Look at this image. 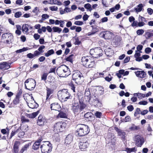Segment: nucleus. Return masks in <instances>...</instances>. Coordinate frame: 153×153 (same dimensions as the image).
Returning <instances> with one entry per match:
<instances>
[{"instance_id": "nucleus-28", "label": "nucleus", "mask_w": 153, "mask_h": 153, "mask_svg": "<svg viewBox=\"0 0 153 153\" xmlns=\"http://www.w3.org/2000/svg\"><path fill=\"white\" fill-rule=\"evenodd\" d=\"M28 106L32 109L36 108L38 107V104L34 101L31 100L28 104Z\"/></svg>"}, {"instance_id": "nucleus-48", "label": "nucleus", "mask_w": 153, "mask_h": 153, "mask_svg": "<svg viewBox=\"0 0 153 153\" xmlns=\"http://www.w3.org/2000/svg\"><path fill=\"white\" fill-rule=\"evenodd\" d=\"M74 56V55L72 54L70 55L65 59V60L67 61L72 62H73V57Z\"/></svg>"}, {"instance_id": "nucleus-9", "label": "nucleus", "mask_w": 153, "mask_h": 153, "mask_svg": "<svg viewBox=\"0 0 153 153\" xmlns=\"http://www.w3.org/2000/svg\"><path fill=\"white\" fill-rule=\"evenodd\" d=\"M66 125V123L63 122H59L55 123L54 126V131H55L60 132L63 131Z\"/></svg>"}, {"instance_id": "nucleus-61", "label": "nucleus", "mask_w": 153, "mask_h": 153, "mask_svg": "<svg viewBox=\"0 0 153 153\" xmlns=\"http://www.w3.org/2000/svg\"><path fill=\"white\" fill-rule=\"evenodd\" d=\"M49 8L50 10L52 11H56L58 9L57 7L56 6L50 7Z\"/></svg>"}, {"instance_id": "nucleus-33", "label": "nucleus", "mask_w": 153, "mask_h": 153, "mask_svg": "<svg viewBox=\"0 0 153 153\" xmlns=\"http://www.w3.org/2000/svg\"><path fill=\"white\" fill-rule=\"evenodd\" d=\"M50 4H58L59 5L62 4V2L58 0H49V3Z\"/></svg>"}, {"instance_id": "nucleus-3", "label": "nucleus", "mask_w": 153, "mask_h": 153, "mask_svg": "<svg viewBox=\"0 0 153 153\" xmlns=\"http://www.w3.org/2000/svg\"><path fill=\"white\" fill-rule=\"evenodd\" d=\"M56 73L60 77H66L71 74L69 68L65 65H62L58 68Z\"/></svg>"}, {"instance_id": "nucleus-32", "label": "nucleus", "mask_w": 153, "mask_h": 153, "mask_svg": "<svg viewBox=\"0 0 153 153\" xmlns=\"http://www.w3.org/2000/svg\"><path fill=\"white\" fill-rule=\"evenodd\" d=\"M17 129H19L17 133L18 137L20 138H23L25 134V132L22 131L20 127H18Z\"/></svg>"}, {"instance_id": "nucleus-35", "label": "nucleus", "mask_w": 153, "mask_h": 153, "mask_svg": "<svg viewBox=\"0 0 153 153\" xmlns=\"http://www.w3.org/2000/svg\"><path fill=\"white\" fill-rule=\"evenodd\" d=\"M29 25L28 24H23L22 26V31L23 32L25 31L26 33L28 32L29 30Z\"/></svg>"}, {"instance_id": "nucleus-56", "label": "nucleus", "mask_w": 153, "mask_h": 153, "mask_svg": "<svg viewBox=\"0 0 153 153\" xmlns=\"http://www.w3.org/2000/svg\"><path fill=\"white\" fill-rule=\"evenodd\" d=\"M41 54V52H40L39 51L37 50L35 51L33 54L34 57L38 56Z\"/></svg>"}, {"instance_id": "nucleus-43", "label": "nucleus", "mask_w": 153, "mask_h": 153, "mask_svg": "<svg viewBox=\"0 0 153 153\" xmlns=\"http://www.w3.org/2000/svg\"><path fill=\"white\" fill-rule=\"evenodd\" d=\"M134 96H138V97L139 98H144L146 97L145 94L140 93H134Z\"/></svg>"}, {"instance_id": "nucleus-38", "label": "nucleus", "mask_w": 153, "mask_h": 153, "mask_svg": "<svg viewBox=\"0 0 153 153\" xmlns=\"http://www.w3.org/2000/svg\"><path fill=\"white\" fill-rule=\"evenodd\" d=\"M19 99L20 98L16 97L13 100L11 105L13 104V105H16L19 104L20 102Z\"/></svg>"}, {"instance_id": "nucleus-63", "label": "nucleus", "mask_w": 153, "mask_h": 153, "mask_svg": "<svg viewBox=\"0 0 153 153\" xmlns=\"http://www.w3.org/2000/svg\"><path fill=\"white\" fill-rule=\"evenodd\" d=\"M147 12L149 15H151L153 14V10L150 8H148L147 9Z\"/></svg>"}, {"instance_id": "nucleus-17", "label": "nucleus", "mask_w": 153, "mask_h": 153, "mask_svg": "<svg viewBox=\"0 0 153 153\" xmlns=\"http://www.w3.org/2000/svg\"><path fill=\"white\" fill-rule=\"evenodd\" d=\"M57 116L56 117L58 118H67L68 117V114L66 111L65 110L61 109Z\"/></svg>"}, {"instance_id": "nucleus-55", "label": "nucleus", "mask_w": 153, "mask_h": 153, "mask_svg": "<svg viewBox=\"0 0 153 153\" xmlns=\"http://www.w3.org/2000/svg\"><path fill=\"white\" fill-rule=\"evenodd\" d=\"M20 144V143L19 141H16L14 144L13 148H19Z\"/></svg>"}, {"instance_id": "nucleus-52", "label": "nucleus", "mask_w": 153, "mask_h": 153, "mask_svg": "<svg viewBox=\"0 0 153 153\" xmlns=\"http://www.w3.org/2000/svg\"><path fill=\"white\" fill-rule=\"evenodd\" d=\"M138 20L139 22H146L147 21L146 19L143 17L140 16L138 18Z\"/></svg>"}, {"instance_id": "nucleus-19", "label": "nucleus", "mask_w": 153, "mask_h": 153, "mask_svg": "<svg viewBox=\"0 0 153 153\" xmlns=\"http://www.w3.org/2000/svg\"><path fill=\"white\" fill-rule=\"evenodd\" d=\"M100 34L105 39H109L111 38V33L108 31H102L101 32Z\"/></svg>"}, {"instance_id": "nucleus-22", "label": "nucleus", "mask_w": 153, "mask_h": 153, "mask_svg": "<svg viewBox=\"0 0 153 153\" xmlns=\"http://www.w3.org/2000/svg\"><path fill=\"white\" fill-rule=\"evenodd\" d=\"M136 145L138 147H141L143 144L144 141V140L141 139L139 136H137L136 137L135 140Z\"/></svg>"}, {"instance_id": "nucleus-26", "label": "nucleus", "mask_w": 153, "mask_h": 153, "mask_svg": "<svg viewBox=\"0 0 153 153\" xmlns=\"http://www.w3.org/2000/svg\"><path fill=\"white\" fill-rule=\"evenodd\" d=\"M95 65V62L94 59L92 58L87 63V65H86L85 67L87 68H94Z\"/></svg>"}, {"instance_id": "nucleus-53", "label": "nucleus", "mask_w": 153, "mask_h": 153, "mask_svg": "<svg viewBox=\"0 0 153 153\" xmlns=\"http://www.w3.org/2000/svg\"><path fill=\"white\" fill-rule=\"evenodd\" d=\"M56 68V66H53V68H51L49 70L48 73H53L55 74Z\"/></svg>"}, {"instance_id": "nucleus-39", "label": "nucleus", "mask_w": 153, "mask_h": 153, "mask_svg": "<svg viewBox=\"0 0 153 153\" xmlns=\"http://www.w3.org/2000/svg\"><path fill=\"white\" fill-rule=\"evenodd\" d=\"M21 121L22 123H28L30 122V120L26 119L25 116L22 115L21 116Z\"/></svg>"}, {"instance_id": "nucleus-30", "label": "nucleus", "mask_w": 153, "mask_h": 153, "mask_svg": "<svg viewBox=\"0 0 153 153\" xmlns=\"http://www.w3.org/2000/svg\"><path fill=\"white\" fill-rule=\"evenodd\" d=\"M143 7V4L140 3L137 6V7H135L134 10L136 12L138 13L141 12Z\"/></svg>"}, {"instance_id": "nucleus-51", "label": "nucleus", "mask_w": 153, "mask_h": 153, "mask_svg": "<svg viewBox=\"0 0 153 153\" xmlns=\"http://www.w3.org/2000/svg\"><path fill=\"white\" fill-rule=\"evenodd\" d=\"M22 15V13L20 11L16 12L14 14V17L16 18H19Z\"/></svg>"}, {"instance_id": "nucleus-15", "label": "nucleus", "mask_w": 153, "mask_h": 153, "mask_svg": "<svg viewBox=\"0 0 153 153\" xmlns=\"http://www.w3.org/2000/svg\"><path fill=\"white\" fill-rule=\"evenodd\" d=\"M84 95V99L86 100L85 102L88 104V102L91 99V95L89 88H87L86 89Z\"/></svg>"}, {"instance_id": "nucleus-6", "label": "nucleus", "mask_w": 153, "mask_h": 153, "mask_svg": "<svg viewBox=\"0 0 153 153\" xmlns=\"http://www.w3.org/2000/svg\"><path fill=\"white\" fill-rule=\"evenodd\" d=\"M58 96L63 102H65L68 100H71L72 97V96L67 89H62Z\"/></svg>"}, {"instance_id": "nucleus-11", "label": "nucleus", "mask_w": 153, "mask_h": 153, "mask_svg": "<svg viewBox=\"0 0 153 153\" xmlns=\"http://www.w3.org/2000/svg\"><path fill=\"white\" fill-rule=\"evenodd\" d=\"M89 104L91 105L99 108L102 107V103L101 101L97 98H95L94 99H91L88 102Z\"/></svg>"}, {"instance_id": "nucleus-36", "label": "nucleus", "mask_w": 153, "mask_h": 153, "mask_svg": "<svg viewBox=\"0 0 153 153\" xmlns=\"http://www.w3.org/2000/svg\"><path fill=\"white\" fill-rule=\"evenodd\" d=\"M54 53V50L53 49L48 50L46 53H45V56L46 57L53 54Z\"/></svg>"}, {"instance_id": "nucleus-37", "label": "nucleus", "mask_w": 153, "mask_h": 153, "mask_svg": "<svg viewBox=\"0 0 153 153\" xmlns=\"http://www.w3.org/2000/svg\"><path fill=\"white\" fill-rule=\"evenodd\" d=\"M76 35L75 36L73 37V38L74 39L75 42H74V44L75 45H79L81 44V42L79 40V37H76Z\"/></svg>"}, {"instance_id": "nucleus-41", "label": "nucleus", "mask_w": 153, "mask_h": 153, "mask_svg": "<svg viewBox=\"0 0 153 153\" xmlns=\"http://www.w3.org/2000/svg\"><path fill=\"white\" fill-rule=\"evenodd\" d=\"M125 151L128 153H130L132 152H136L137 151V149L135 147L131 148H126Z\"/></svg>"}, {"instance_id": "nucleus-12", "label": "nucleus", "mask_w": 153, "mask_h": 153, "mask_svg": "<svg viewBox=\"0 0 153 153\" xmlns=\"http://www.w3.org/2000/svg\"><path fill=\"white\" fill-rule=\"evenodd\" d=\"M108 137V144H109L113 146H115L117 143L116 137L115 135L113 133H111Z\"/></svg>"}, {"instance_id": "nucleus-59", "label": "nucleus", "mask_w": 153, "mask_h": 153, "mask_svg": "<svg viewBox=\"0 0 153 153\" xmlns=\"http://www.w3.org/2000/svg\"><path fill=\"white\" fill-rule=\"evenodd\" d=\"M53 77L52 76L50 75L48 76V82L51 83L53 82Z\"/></svg>"}, {"instance_id": "nucleus-21", "label": "nucleus", "mask_w": 153, "mask_h": 153, "mask_svg": "<svg viewBox=\"0 0 153 153\" xmlns=\"http://www.w3.org/2000/svg\"><path fill=\"white\" fill-rule=\"evenodd\" d=\"M92 58L90 56H83L81 59L82 64L84 66L87 65V63L90 61V60Z\"/></svg>"}, {"instance_id": "nucleus-20", "label": "nucleus", "mask_w": 153, "mask_h": 153, "mask_svg": "<svg viewBox=\"0 0 153 153\" xmlns=\"http://www.w3.org/2000/svg\"><path fill=\"white\" fill-rule=\"evenodd\" d=\"M84 117L88 121H92L94 120V117L93 114L91 112H88L84 115Z\"/></svg>"}, {"instance_id": "nucleus-60", "label": "nucleus", "mask_w": 153, "mask_h": 153, "mask_svg": "<svg viewBox=\"0 0 153 153\" xmlns=\"http://www.w3.org/2000/svg\"><path fill=\"white\" fill-rule=\"evenodd\" d=\"M108 20V19L107 17H105L102 18L100 20V22L103 23L104 22H107Z\"/></svg>"}, {"instance_id": "nucleus-54", "label": "nucleus", "mask_w": 153, "mask_h": 153, "mask_svg": "<svg viewBox=\"0 0 153 153\" xmlns=\"http://www.w3.org/2000/svg\"><path fill=\"white\" fill-rule=\"evenodd\" d=\"M144 30L143 29H139L137 31V34L138 35L142 34L144 33Z\"/></svg>"}, {"instance_id": "nucleus-44", "label": "nucleus", "mask_w": 153, "mask_h": 153, "mask_svg": "<svg viewBox=\"0 0 153 153\" xmlns=\"http://www.w3.org/2000/svg\"><path fill=\"white\" fill-rule=\"evenodd\" d=\"M28 48L27 47H24L22 49H20L16 51V52L17 53H22L23 52L26 51L28 50Z\"/></svg>"}, {"instance_id": "nucleus-49", "label": "nucleus", "mask_w": 153, "mask_h": 153, "mask_svg": "<svg viewBox=\"0 0 153 153\" xmlns=\"http://www.w3.org/2000/svg\"><path fill=\"white\" fill-rule=\"evenodd\" d=\"M19 127L20 128H21V129L22 131H27L28 129V127L27 125L23 126H22L21 125V126Z\"/></svg>"}, {"instance_id": "nucleus-24", "label": "nucleus", "mask_w": 153, "mask_h": 153, "mask_svg": "<svg viewBox=\"0 0 153 153\" xmlns=\"http://www.w3.org/2000/svg\"><path fill=\"white\" fill-rule=\"evenodd\" d=\"M39 111H37L36 112L32 113L31 114L25 113V116L26 117L31 119L35 118L39 114Z\"/></svg>"}, {"instance_id": "nucleus-7", "label": "nucleus", "mask_w": 153, "mask_h": 153, "mask_svg": "<svg viewBox=\"0 0 153 153\" xmlns=\"http://www.w3.org/2000/svg\"><path fill=\"white\" fill-rule=\"evenodd\" d=\"M103 51L100 48L97 47L90 50V53L91 56L94 58H97L102 56Z\"/></svg>"}, {"instance_id": "nucleus-25", "label": "nucleus", "mask_w": 153, "mask_h": 153, "mask_svg": "<svg viewBox=\"0 0 153 153\" xmlns=\"http://www.w3.org/2000/svg\"><path fill=\"white\" fill-rule=\"evenodd\" d=\"M135 73L137 76L141 78H145L146 75L144 71H138L135 72Z\"/></svg>"}, {"instance_id": "nucleus-29", "label": "nucleus", "mask_w": 153, "mask_h": 153, "mask_svg": "<svg viewBox=\"0 0 153 153\" xmlns=\"http://www.w3.org/2000/svg\"><path fill=\"white\" fill-rule=\"evenodd\" d=\"M47 94L46 99V100H48L49 99H50V97L49 98L50 95L52 94L53 93V90L51 88H47Z\"/></svg>"}, {"instance_id": "nucleus-34", "label": "nucleus", "mask_w": 153, "mask_h": 153, "mask_svg": "<svg viewBox=\"0 0 153 153\" xmlns=\"http://www.w3.org/2000/svg\"><path fill=\"white\" fill-rule=\"evenodd\" d=\"M48 73L47 72H44L41 75V79L43 80L45 82H46Z\"/></svg>"}, {"instance_id": "nucleus-2", "label": "nucleus", "mask_w": 153, "mask_h": 153, "mask_svg": "<svg viewBox=\"0 0 153 153\" xmlns=\"http://www.w3.org/2000/svg\"><path fill=\"white\" fill-rule=\"evenodd\" d=\"M75 132L79 137H81L88 134L90 132L88 126L83 124H79L76 127Z\"/></svg>"}, {"instance_id": "nucleus-50", "label": "nucleus", "mask_w": 153, "mask_h": 153, "mask_svg": "<svg viewBox=\"0 0 153 153\" xmlns=\"http://www.w3.org/2000/svg\"><path fill=\"white\" fill-rule=\"evenodd\" d=\"M94 114L97 118H100L102 115V113L101 112L97 111Z\"/></svg>"}, {"instance_id": "nucleus-31", "label": "nucleus", "mask_w": 153, "mask_h": 153, "mask_svg": "<svg viewBox=\"0 0 153 153\" xmlns=\"http://www.w3.org/2000/svg\"><path fill=\"white\" fill-rule=\"evenodd\" d=\"M31 142H29L28 143L25 144L23 146L22 149L21 150L20 152L22 153L25 151L27 150L29 146L31 145Z\"/></svg>"}, {"instance_id": "nucleus-42", "label": "nucleus", "mask_w": 153, "mask_h": 153, "mask_svg": "<svg viewBox=\"0 0 153 153\" xmlns=\"http://www.w3.org/2000/svg\"><path fill=\"white\" fill-rule=\"evenodd\" d=\"M19 129H17V128H15V129L13 130L12 131L11 133V135L10 137L9 138L10 139L12 138V137L14 136L16 134L18 133V131Z\"/></svg>"}, {"instance_id": "nucleus-5", "label": "nucleus", "mask_w": 153, "mask_h": 153, "mask_svg": "<svg viewBox=\"0 0 153 153\" xmlns=\"http://www.w3.org/2000/svg\"><path fill=\"white\" fill-rule=\"evenodd\" d=\"M52 144L49 141H43L41 144L40 148L42 153H50L52 149Z\"/></svg>"}, {"instance_id": "nucleus-18", "label": "nucleus", "mask_w": 153, "mask_h": 153, "mask_svg": "<svg viewBox=\"0 0 153 153\" xmlns=\"http://www.w3.org/2000/svg\"><path fill=\"white\" fill-rule=\"evenodd\" d=\"M114 130L117 132L118 135L122 139H124L126 137V134L123 130L119 129L117 127H114Z\"/></svg>"}, {"instance_id": "nucleus-58", "label": "nucleus", "mask_w": 153, "mask_h": 153, "mask_svg": "<svg viewBox=\"0 0 153 153\" xmlns=\"http://www.w3.org/2000/svg\"><path fill=\"white\" fill-rule=\"evenodd\" d=\"M143 48V46L141 45H138L137 47V51H140V53H141L142 52L140 51Z\"/></svg>"}, {"instance_id": "nucleus-40", "label": "nucleus", "mask_w": 153, "mask_h": 153, "mask_svg": "<svg viewBox=\"0 0 153 153\" xmlns=\"http://www.w3.org/2000/svg\"><path fill=\"white\" fill-rule=\"evenodd\" d=\"M52 29L54 32H58L60 33L62 31V29L57 27H53Z\"/></svg>"}, {"instance_id": "nucleus-45", "label": "nucleus", "mask_w": 153, "mask_h": 153, "mask_svg": "<svg viewBox=\"0 0 153 153\" xmlns=\"http://www.w3.org/2000/svg\"><path fill=\"white\" fill-rule=\"evenodd\" d=\"M69 86L70 87L71 89L74 92H75V88L76 87L72 82H71L69 84Z\"/></svg>"}, {"instance_id": "nucleus-14", "label": "nucleus", "mask_w": 153, "mask_h": 153, "mask_svg": "<svg viewBox=\"0 0 153 153\" xmlns=\"http://www.w3.org/2000/svg\"><path fill=\"white\" fill-rule=\"evenodd\" d=\"M43 139L42 137H40L36 140L33 144L32 146V149L34 150H37L39 149L41 145V142Z\"/></svg>"}, {"instance_id": "nucleus-23", "label": "nucleus", "mask_w": 153, "mask_h": 153, "mask_svg": "<svg viewBox=\"0 0 153 153\" xmlns=\"http://www.w3.org/2000/svg\"><path fill=\"white\" fill-rule=\"evenodd\" d=\"M10 67V65L7 62H3L0 63V69L1 70H7Z\"/></svg>"}, {"instance_id": "nucleus-16", "label": "nucleus", "mask_w": 153, "mask_h": 153, "mask_svg": "<svg viewBox=\"0 0 153 153\" xmlns=\"http://www.w3.org/2000/svg\"><path fill=\"white\" fill-rule=\"evenodd\" d=\"M50 108L51 110H55L59 111L61 110V106L58 102H54L50 105Z\"/></svg>"}, {"instance_id": "nucleus-57", "label": "nucleus", "mask_w": 153, "mask_h": 153, "mask_svg": "<svg viewBox=\"0 0 153 153\" xmlns=\"http://www.w3.org/2000/svg\"><path fill=\"white\" fill-rule=\"evenodd\" d=\"M140 109L139 108H137L136 109L134 113V115L135 116H136L137 114H139L140 113Z\"/></svg>"}, {"instance_id": "nucleus-1", "label": "nucleus", "mask_w": 153, "mask_h": 153, "mask_svg": "<svg viewBox=\"0 0 153 153\" xmlns=\"http://www.w3.org/2000/svg\"><path fill=\"white\" fill-rule=\"evenodd\" d=\"M79 104L78 103H74L72 104L71 110L74 114H79L80 112L87 107L88 104L85 102L83 100H79Z\"/></svg>"}, {"instance_id": "nucleus-47", "label": "nucleus", "mask_w": 153, "mask_h": 153, "mask_svg": "<svg viewBox=\"0 0 153 153\" xmlns=\"http://www.w3.org/2000/svg\"><path fill=\"white\" fill-rule=\"evenodd\" d=\"M22 89H18V92L16 96V97L20 98V96L22 95Z\"/></svg>"}, {"instance_id": "nucleus-27", "label": "nucleus", "mask_w": 153, "mask_h": 153, "mask_svg": "<svg viewBox=\"0 0 153 153\" xmlns=\"http://www.w3.org/2000/svg\"><path fill=\"white\" fill-rule=\"evenodd\" d=\"M73 140V136L71 134H69L65 138V143L66 144H69L72 142Z\"/></svg>"}, {"instance_id": "nucleus-13", "label": "nucleus", "mask_w": 153, "mask_h": 153, "mask_svg": "<svg viewBox=\"0 0 153 153\" xmlns=\"http://www.w3.org/2000/svg\"><path fill=\"white\" fill-rule=\"evenodd\" d=\"M84 139L86 140L85 142L81 141L79 143V148L82 151L85 150L89 146V143L87 140V138L85 137Z\"/></svg>"}, {"instance_id": "nucleus-8", "label": "nucleus", "mask_w": 153, "mask_h": 153, "mask_svg": "<svg viewBox=\"0 0 153 153\" xmlns=\"http://www.w3.org/2000/svg\"><path fill=\"white\" fill-rule=\"evenodd\" d=\"M25 84L26 89L29 90H32L35 87L36 82L35 79H29L25 80Z\"/></svg>"}, {"instance_id": "nucleus-46", "label": "nucleus", "mask_w": 153, "mask_h": 153, "mask_svg": "<svg viewBox=\"0 0 153 153\" xmlns=\"http://www.w3.org/2000/svg\"><path fill=\"white\" fill-rule=\"evenodd\" d=\"M84 7L87 10L90 11H91L92 10V8L91 7V5L89 3H87L84 5Z\"/></svg>"}, {"instance_id": "nucleus-64", "label": "nucleus", "mask_w": 153, "mask_h": 153, "mask_svg": "<svg viewBox=\"0 0 153 153\" xmlns=\"http://www.w3.org/2000/svg\"><path fill=\"white\" fill-rule=\"evenodd\" d=\"M152 51L151 49L149 47H147L145 49V51L146 53H150Z\"/></svg>"}, {"instance_id": "nucleus-10", "label": "nucleus", "mask_w": 153, "mask_h": 153, "mask_svg": "<svg viewBox=\"0 0 153 153\" xmlns=\"http://www.w3.org/2000/svg\"><path fill=\"white\" fill-rule=\"evenodd\" d=\"M47 123V120L45 117L42 114H40L36 120V124L40 126H44Z\"/></svg>"}, {"instance_id": "nucleus-62", "label": "nucleus", "mask_w": 153, "mask_h": 153, "mask_svg": "<svg viewBox=\"0 0 153 153\" xmlns=\"http://www.w3.org/2000/svg\"><path fill=\"white\" fill-rule=\"evenodd\" d=\"M74 24L78 25H81L83 24V22L81 21H76L74 22Z\"/></svg>"}, {"instance_id": "nucleus-4", "label": "nucleus", "mask_w": 153, "mask_h": 153, "mask_svg": "<svg viewBox=\"0 0 153 153\" xmlns=\"http://www.w3.org/2000/svg\"><path fill=\"white\" fill-rule=\"evenodd\" d=\"M72 79L77 84H81L83 82L84 77L83 74L79 71L75 70L72 76Z\"/></svg>"}]
</instances>
